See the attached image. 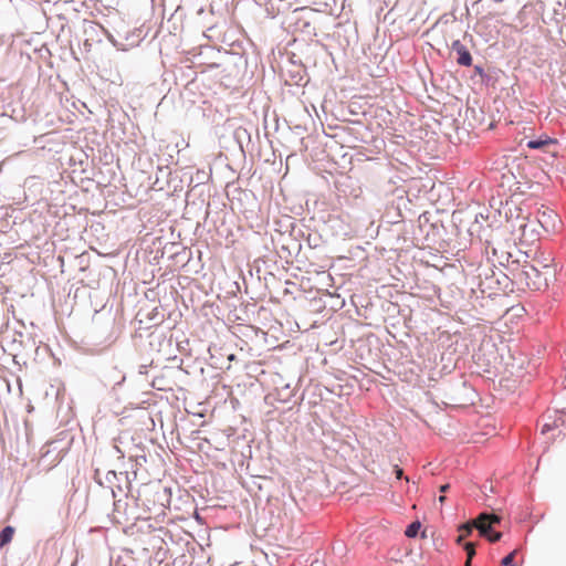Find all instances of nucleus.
Listing matches in <instances>:
<instances>
[{"mask_svg": "<svg viewBox=\"0 0 566 566\" xmlns=\"http://www.w3.org/2000/svg\"><path fill=\"white\" fill-rule=\"evenodd\" d=\"M516 221L518 222V229L522 230V232L524 233L525 229L527 227V224L525 223V219L524 218L520 219V217H517Z\"/></svg>", "mask_w": 566, "mask_h": 566, "instance_id": "20", "label": "nucleus"}, {"mask_svg": "<svg viewBox=\"0 0 566 566\" xmlns=\"http://www.w3.org/2000/svg\"><path fill=\"white\" fill-rule=\"evenodd\" d=\"M520 190H521V187H520V186H517V187H516L515 192H517V191H520Z\"/></svg>", "mask_w": 566, "mask_h": 566, "instance_id": "32", "label": "nucleus"}, {"mask_svg": "<svg viewBox=\"0 0 566 566\" xmlns=\"http://www.w3.org/2000/svg\"><path fill=\"white\" fill-rule=\"evenodd\" d=\"M478 280V287L483 295L492 296L496 295L499 292H502L499 283L495 281L494 266L480 269Z\"/></svg>", "mask_w": 566, "mask_h": 566, "instance_id": "3", "label": "nucleus"}, {"mask_svg": "<svg viewBox=\"0 0 566 566\" xmlns=\"http://www.w3.org/2000/svg\"><path fill=\"white\" fill-rule=\"evenodd\" d=\"M474 74L480 76L482 83H488L491 78L481 65H474Z\"/></svg>", "mask_w": 566, "mask_h": 566, "instance_id": "13", "label": "nucleus"}, {"mask_svg": "<svg viewBox=\"0 0 566 566\" xmlns=\"http://www.w3.org/2000/svg\"><path fill=\"white\" fill-rule=\"evenodd\" d=\"M478 525H479L478 520L474 522V524H462L459 528L461 534L458 537V542L460 543L463 539V537L469 536L472 533L474 527L478 528Z\"/></svg>", "mask_w": 566, "mask_h": 566, "instance_id": "10", "label": "nucleus"}, {"mask_svg": "<svg viewBox=\"0 0 566 566\" xmlns=\"http://www.w3.org/2000/svg\"><path fill=\"white\" fill-rule=\"evenodd\" d=\"M156 316H157V312L155 311L154 313H151V316L149 317L150 319L155 321L156 319Z\"/></svg>", "mask_w": 566, "mask_h": 566, "instance_id": "27", "label": "nucleus"}, {"mask_svg": "<svg viewBox=\"0 0 566 566\" xmlns=\"http://www.w3.org/2000/svg\"><path fill=\"white\" fill-rule=\"evenodd\" d=\"M449 489H450V484H449V483L441 484V485L439 486V491H440L441 493H446Z\"/></svg>", "mask_w": 566, "mask_h": 566, "instance_id": "22", "label": "nucleus"}, {"mask_svg": "<svg viewBox=\"0 0 566 566\" xmlns=\"http://www.w3.org/2000/svg\"><path fill=\"white\" fill-rule=\"evenodd\" d=\"M463 549L467 553V562L465 563H468V566H470L471 565V560H472V558L475 555V547H474L473 543L467 542V543L463 544Z\"/></svg>", "mask_w": 566, "mask_h": 566, "instance_id": "12", "label": "nucleus"}, {"mask_svg": "<svg viewBox=\"0 0 566 566\" xmlns=\"http://www.w3.org/2000/svg\"><path fill=\"white\" fill-rule=\"evenodd\" d=\"M419 223H420V227H422L423 223H429V218H428L427 213H423L419 217Z\"/></svg>", "mask_w": 566, "mask_h": 566, "instance_id": "21", "label": "nucleus"}, {"mask_svg": "<svg viewBox=\"0 0 566 566\" xmlns=\"http://www.w3.org/2000/svg\"><path fill=\"white\" fill-rule=\"evenodd\" d=\"M554 420H557L559 428L566 426V415L564 412L556 411Z\"/></svg>", "mask_w": 566, "mask_h": 566, "instance_id": "16", "label": "nucleus"}, {"mask_svg": "<svg viewBox=\"0 0 566 566\" xmlns=\"http://www.w3.org/2000/svg\"><path fill=\"white\" fill-rule=\"evenodd\" d=\"M515 551L504 556L501 560L502 566H514Z\"/></svg>", "mask_w": 566, "mask_h": 566, "instance_id": "15", "label": "nucleus"}, {"mask_svg": "<svg viewBox=\"0 0 566 566\" xmlns=\"http://www.w3.org/2000/svg\"><path fill=\"white\" fill-rule=\"evenodd\" d=\"M444 500H446V496H444V495H440V496H439V502H440V503H443V502H444Z\"/></svg>", "mask_w": 566, "mask_h": 566, "instance_id": "28", "label": "nucleus"}, {"mask_svg": "<svg viewBox=\"0 0 566 566\" xmlns=\"http://www.w3.org/2000/svg\"><path fill=\"white\" fill-rule=\"evenodd\" d=\"M129 459H134L137 465H143L146 462L145 454L129 455Z\"/></svg>", "mask_w": 566, "mask_h": 566, "instance_id": "17", "label": "nucleus"}, {"mask_svg": "<svg viewBox=\"0 0 566 566\" xmlns=\"http://www.w3.org/2000/svg\"><path fill=\"white\" fill-rule=\"evenodd\" d=\"M114 507H115V511H119V509H120V500L114 501Z\"/></svg>", "mask_w": 566, "mask_h": 566, "instance_id": "25", "label": "nucleus"}, {"mask_svg": "<svg viewBox=\"0 0 566 566\" xmlns=\"http://www.w3.org/2000/svg\"><path fill=\"white\" fill-rule=\"evenodd\" d=\"M14 532L15 530L11 525H7L0 531V549L12 541Z\"/></svg>", "mask_w": 566, "mask_h": 566, "instance_id": "8", "label": "nucleus"}, {"mask_svg": "<svg viewBox=\"0 0 566 566\" xmlns=\"http://www.w3.org/2000/svg\"><path fill=\"white\" fill-rule=\"evenodd\" d=\"M247 135H248V132H247V129H244V128H238V129L235 130V133H234V136H235V138H237L238 140H240L242 136H247Z\"/></svg>", "mask_w": 566, "mask_h": 566, "instance_id": "18", "label": "nucleus"}, {"mask_svg": "<svg viewBox=\"0 0 566 566\" xmlns=\"http://www.w3.org/2000/svg\"><path fill=\"white\" fill-rule=\"evenodd\" d=\"M506 271H510L517 286H526L533 291H544L555 280V270L548 263L513 260L507 263Z\"/></svg>", "mask_w": 566, "mask_h": 566, "instance_id": "1", "label": "nucleus"}, {"mask_svg": "<svg viewBox=\"0 0 566 566\" xmlns=\"http://www.w3.org/2000/svg\"><path fill=\"white\" fill-rule=\"evenodd\" d=\"M125 479L128 480V475L125 473ZM128 485L130 484L129 481H127Z\"/></svg>", "mask_w": 566, "mask_h": 566, "instance_id": "30", "label": "nucleus"}, {"mask_svg": "<svg viewBox=\"0 0 566 566\" xmlns=\"http://www.w3.org/2000/svg\"><path fill=\"white\" fill-rule=\"evenodd\" d=\"M557 142L549 137H539L536 139H531L527 142V147L531 149H548L552 145H555Z\"/></svg>", "mask_w": 566, "mask_h": 566, "instance_id": "7", "label": "nucleus"}, {"mask_svg": "<svg viewBox=\"0 0 566 566\" xmlns=\"http://www.w3.org/2000/svg\"><path fill=\"white\" fill-rule=\"evenodd\" d=\"M481 489H482V491H483V492H485L486 490H490L491 492H494L493 486H492V485L488 486V484H486V483H485V484H483Z\"/></svg>", "mask_w": 566, "mask_h": 566, "instance_id": "23", "label": "nucleus"}, {"mask_svg": "<svg viewBox=\"0 0 566 566\" xmlns=\"http://www.w3.org/2000/svg\"><path fill=\"white\" fill-rule=\"evenodd\" d=\"M108 322H109L111 325H114V319L113 318L109 317Z\"/></svg>", "mask_w": 566, "mask_h": 566, "instance_id": "29", "label": "nucleus"}, {"mask_svg": "<svg viewBox=\"0 0 566 566\" xmlns=\"http://www.w3.org/2000/svg\"><path fill=\"white\" fill-rule=\"evenodd\" d=\"M554 429H559V424L557 423V420H553L552 422H546L542 427L541 433L542 434H546L547 432H549V431H552Z\"/></svg>", "mask_w": 566, "mask_h": 566, "instance_id": "14", "label": "nucleus"}, {"mask_svg": "<svg viewBox=\"0 0 566 566\" xmlns=\"http://www.w3.org/2000/svg\"><path fill=\"white\" fill-rule=\"evenodd\" d=\"M116 489H117L118 491H122V486H120V485H116Z\"/></svg>", "mask_w": 566, "mask_h": 566, "instance_id": "31", "label": "nucleus"}, {"mask_svg": "<svg viewBox=\"0 0 566 566\" xmlns=\"http://www.w3.org/2000/svg\"><path fill=\"white\" fill-rule=\"evenodd\" d=\"M139 374H147V366L146 365H140L139 366Z\"/></svg>", "mask_w": 566, "mask_h": 566, "instance_id": "24", "label": "nucleus"}, {"mask_svg": "<svg viewBox=\"0 0 566 566\" xmlns=\"http://www.w3.org/2000/svg\"><path fill=\"white\" fill-rule=\"evenodd\" d=\"M114 449L116 450V452L118 453V457L119 458H123L124 457V452L117 447L115 446Z\"/></svg>", "mask_w": 566, "mask_h": 566, "instance_id": "26", "label": "nucleus"}, {"mask_svg": "<svg viewBox=\"0 0 566 566\" xmlns=\"http://www.w3.org/2000/svg\"><path fill=\"white\" fill-rule=\"evenodd\" d=\"M478 530L481 536L488 538L491 543H496L501 539L502 533L493 531V526L502 521V516L495 512H482L478 515Z\"/></svg>", "mask_w": 566, "mask_h": 566, "instance_id": "2", "label": "nucleus"}, {"mask_svg": "<svg viewBox=\"0 0 566 566\" xmlns=\"http://www.w3.org/2000/svg\"><path fill=\"white\" fill-rule=\"evenodd\" d=\"M451 53L455 54V62L461 66H471L473 57L468 48L460 40H454L451 44Z\"/></svg>", "mask_w": 566, "mask_h": 566, "instance_id": "4", "label": "nucleus"}, {"mask_svg": "<svg viewBox=\"0 0 566 566\" xmlns=\"http://www.w3.org/2000/svg\"><path fill=\"white\" fill-rule=\"evenodd\" d=\"M494 276H495L496 283H499L502 292H504V293L507 291L512 292L514 289V285H516L514 280H512V275H511L510 271H507V273H505L501 269L494 268Z\"/></svg>", "mask_w": 566, "mask_h": 566, "instance_id": "5", "label": "nucleus"}, {"mask_svg": "<svg viewBox=\"0 0 566 566\" xmlns=\"http://www.w3.org/2000/svg\"><path fill=\"white\" fill-rule=\"evenodd\" d=\"M94 480L96 481V483H98L102 486L107 485L112 491L113 497L114 499L116 497V490L114 489V484H115V481L118 480V475L115 471H108L105 474V478L102 479L99 475V470H96L95 474H94Z\"/></svg>", "mask_w": 566, "mask_h": 566, "instance_id": "6", "label": "nucleus"}, {"mask_svg": "<svg viewBox=\"0 0 566 566\" xmlns=\"http://www.w3.org/2000/svg\"><path fill=\"white\" fill-rule=\"evenodd\" d=\"M420 528H421V523L419 521L411 522L407 526V528L405 531V535L409 538H415L418 535Z\"/></svg>", "mask_w": 566, "mask_h": 566, "instance_id": "11", "label": "nucleus"}, {"mask_svg": "<svg viewBox=\"0 0 566 566\" xmlns=\"http://www.w3.org/2000/svg\"><path fill=\"white\" fill-rule=\"evenodd\" d=\"M294 396V390L290 387V385H285L281 389L277 390V397L281 401L287 402Z\"/></svg>", "mask_w": 566, "mask_h": 566, "instance_id": "9", "label": "nucleus"}, {"mask_svg": "<svg viewBox=\"0 0 566 566\" xmlns=\"http://www.w3.org/2000/svg\"><path fill=\"white\" fill-rule=\"evenodd\" d=\"M394 473L398 480H401L403 478V470L398 465L394 467Z\"/></svg>", "mask_w": 566, "mask_h": 566, "instance_id": "19", "label": "nucleus"}]
</instances>
